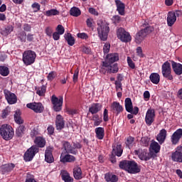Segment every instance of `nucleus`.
Instances as JSON below:
<instances>
[{"label": "nucleus", "instance_id": "obj_49", "mask_svg": "<svg viewBox=\"0 0 182 182\" xmlns=\"http://www.w3.org/2000/svg\"><path fill=\"white\" fill-rule=\"evenodd\" d=\"M13 31L14 27H12V26H9L2 31V34L5 36H7V35H9V33H11V32H12Z\"/></svg>", "mask_w": 182, "mask_h": 182}, {"label": "nucleus", "instance_id": "obj_14", "mask_svg": "<svg viewBox=\"0 0 182 182\" xmlns=\"http://www.w3.org/2000/svg\"><path fill=\"white\" fill-rule=\"evenodd\" d=\"M26 107L33 110L35 113H43V110H45V107L41 102H30L26 105Z\"/></svg>", "mask_w": 182, "mask_h": 182}, {"label": "nucleus", "instance_id": "obj_1", "mask_svg": "<svg viewBox=\"0 0 182 182\" xmlns=\"http://www.w3.org/2000/svg\"><path fill=\"white\" fill-rule=\"evenodd\" d=\"M97 31L98 37L102 42H106L110 32V27L109 26V22L106 20L100 19L97 21Z\"/></svg>", "mask_w": 182, "mask_h": 182}, {"label": "nucleus", "instance_id": "obj_56", "mask_svg": "<svg viewBox=\"0 0 182 182\" xmlns=\"http://www.w3.org/2000/svg\"><path fill=\"white\" fill-rule=\"evenodd\" d=\"M78 77H79V68H77L75 70V73H74V75H73V80L74 83H76V82H77Z\"/></svg>", "mask_w": 182, "mask_h": 182}, {"label": "nucleus", "instance_id": "obj_58", "mask_svg": "<svg viewBox=\"0 0 182 182\" xmlns=\"http://www.w3.org/2000/svg\"><path fill=\"white\" fill-rule=\"evenodd\" d=\"M45 32L47 36H49L50 38L52 36V33H53V28H52V27L48 26L45 29Z\"/></svg>", "mask_w": 182, "mask_h": 182}, {"label": "nucleus", "instance_id": "obj_8", "mask_svg": "<svg viewBox=\"0 0 182 182\" xmlns=\"http://www.w3.org/2000/svg\"><path fill=\"white\" fill-rule=\"evenodd\" d=\"M53 105V109L54 112H60L62 107L63 106V97L60 96L59 98L56 95H53L50 99Z\"/></svg>", "mask_w": 182, "mask_h": 182}, {"label": "nucleus", "instance_id": "obj_46", "mask_svg": "<svg viewBox=\"0 0 182 182\" xmlns=\"http://www.w3.org/2000/svg\"><path fill=\"white\" fill-rule=\"evenodd\" d=\"M133 143H134V137L132 136H128L125 142L127 147H129V149H130L131 147H133Z\"/></svg>", "mask_w": 182, "mask_h": 182}, {"label": "nucleus", "instance_id": "obj_7", "mask_svg": "<svg viewBox=\"0 0 182 182\" xmlns=\"http://www.w3.org/2000/svg\"><path fill=\"white\" fill-rule=\"evenodd\" d=\"M101 72L104 73H117L119 72V67L117 63L112 65L107 62H102Z\"/></svg>", "mask_w": 182, "mask_h": 182}, {"label": "nucleus", "instance_id": "obj_20", "mask_svg": "<svg viewBox=\"0 0 182 182\" xmlns=\"http://www.w3.org/2000/svg\"><path fill=\"white\" fill-rule=\"evenodd\" d=\"M102 109H103L102 103L94 102L90 106L88 112L91 113V114H97L99 112L102 111Z\"/></svg>", "mask_w": 182, "mask_h": 182}, {"label": "nucleus", "instance_id": "obj_42", "mask_svg": "<svg viewBox=\"0 0 182 182\" xmlns=\"http://www.w3.org/2000/svg\"><path fill=\"white\" fill-rule=\"evenodd\" d=\"M0 75L1 76H8L9 75V68L5 65L0 66Z\"/></svg>", "mask_w": 182, "mask_h": 182}, {"label": "nucleus", "instance_id": "obj_19", "mask_svg": "<svg viewBox=\"0 0 182 182\" xmlns=\"http://www.w3.org/2000/svg\"><path fill=\"white\" fill-rule=\"evenodd\" d=\"M60 161L61 163H75L76 161V157L75 156L70 155V154H63L62 153L60 156Z\"/></svg>", "mask_w": 182, "mask_h": 182}, {"label": "nucleus", "instance_id": "obj_35", "mask_svg": "<svg viewBox=\"0 0 182 182\" xmlns=\"http://www.w3.org/2000/svg\"><path fill=\"white\" fill-rule=\"evenodd\" d=\"M14 122H16V124L21 125L23 123V119L21 117V110L17 109L14 113Z\"/></svg>", "mask_w": 182, "mask_h": 182}, {"label": "nucleus", "instance_id": "obj_51", "mask_svg": "<svg viewBox=\"0 0 182 182\" xmlns=\"http://www.w3.org/2000/svg\"><path fill=\"white\" fill-rule=\"evenodd\" d=\"M127 60L128 66H129L131 69L136 68V64H134V62H133V60H132V58L127 57Z\"/></svg>", "mask_w": 182, "mask_h": 182}, {"label": "nucleus", "instance_id": "obj_26", "mask_svg": "<svg viewBox=\"0 0 182 182\" xmlns=\"http://www.w3.org/2000/svg\"><path fill=\"white\" fill-rule=\"evenodd\" d=\"M55 126L57 130H62L63 129H65V120L62 115L58 114L56 116Z\"/></svg>", "mask_w": 182, "mask_h": 182}, {"label": "nucleus", "instance_id": "obj_61", "mask_svg": "<svg viewBox=\"0 0 182 182\" xmlns=\"http://www.w3.org/2000/svg\"><path fill=\"white\" fill-rule=\"evenodd\" d=\"M136 54L139 58H144V54H143V49H141V47L136 48Z\"/></svg>", "mask_w": 182, "mask_h": 182}, {"label": "nucleus", "instance_id": "obj_4", "mask_svg": "<svg viewBox=\"0 0 182 182\" xmlns=\"http://www.w3.org/2000/svg\"><path fill=\"white\" fill-rule=\"evenodd\" d=\"M154 31V27L149 26L141 29L135 36V41L136 43H141L147 35H150Z\"/></svg>", "mask_w": 182, "mask_h": 182}, {"label": "nucleus", "instance_id": "obj_48", "mask_svg": "<svg viewBox=\"0 0 182 182\" xmlns=\"http://www.w3.org/2000/svg\"><path fill=\"white\" fill-rule=\"evenodd\" d=\"M25 182H38L35 179V176L31 173H27L26 176Z\"/></svg>", "mask_w": 182, "mask_h": 182}, {"label": "nucleus", "instance_id": "obj_10", "mask_svg": "<svg viewBox=\"0 0 182 182\" xmlns=\"http://www.w3.org/2000/svg\"><path fill=\"white\" fill-rule=\"evenodd\" d=\"M37 153H39V148L36 146H32L25 152L23 155V160L25 161H32Z\"/></svg>", "mask_w": 182, "mask_h": 182}, {"label": "nucleus", "instance_id": "obj_40", "mask_svg": "<svg viewBox=\"0 0 182 182\" xmlns=\"http://www.w3.org/2000/svg\"><path fill=\"white\" fill-rule=\"evenodd\" d=\"M105 181L107 182H117L119 178L117 176L113 175L112 173H106L105 176Z\"/></svg>", "mask_w": 182, "mask_h": 182}, {"label": "nucleus", "instance_id": "obj_33", "mask_svg": "<svg viewBox=\"0 0 182 182\" xmlns=\"http://www.w3.org/2000/svg\"><path fill=\"white\" fill-rule=\"evenodd\" d=\"M64 38L67 41L68 45H69V46H73V45H75V37H73L70 33H65Z\"/></svg>", "mask_w": 182, "mask_h": 182}, {"label": "nucleus", "instance_id": "obj_28", "mask_svg": "<svg viewBox=\"0 0 182 182\" xmlns=\"http://www.w3.org/2000/svg\"><path fill=\"white\" fill-rule=\"evenodd\" d=\"M115 4L117 6V12L119 14V15H122L123 16L124 15V9L126 8V6L120 0H115Z\"/></svg>", "mask_w": 182, "mask_h": 182}, {"label": "nucleus", "instance_id": "obj_37", "mask_svg": "<svg viewBox=\"0 0 182 182\" xmlns=\"http://www.w3.org/2000/svg\"><path fill=\"white\" fill-rule=\"evenodd\" d=\"M35 90L36 91V95L43 97L46 93V85H43L41 87H35Z\"/></svg>", "mask_w": 182, "mask_h": 182}, {"label": "nucleus", "instance_id": "obj_57", "mask_svg": "<svg viewBox=\"0 0 182 182\" xmlns=\"http://www.w3.org/2000/svg\"><path fill=\"white\" fill-rule=\"evenodd\" d=\"M103 120L104 122H109V110L107 109H104Z\"/></svg>", "mask_w": 182, "mask_h": 182}, {"label": "nucleus", "instance_id": "obj_16", "mask_svg": "<svg viewBox=\"0 0 182 182\" xmlns=\"http://www.w3.org/2000/svg\"><path fill=\"white\" fill-rule=\"evenodd\" d=\"M182 138V129L179 128L173 132L171 136V141L173 146H177L178 143H180V140Z\"/></svg>", "mask_w": 182, "mask_h": 182}, {"label": "nucleus", "instance_id": "obj_47", "mask_svg": "<svg viewBox=\"0 0 182 182\" xmlns=\"http://www.w3.org/2000/svg\"><path fill=\"white\" fill-rule=\"evenodd\" d=\"M141 144L144 147H149V145L150 144V138L147 136L142 137L141 139Z\"/></svg>", "mask_w": 182, "mask_h": 182}, {"label": "nucleus", "instance_id": "obj_64", "mask_svg": "<svg viewBox=\"0 0 182 182\" xmlns=\"http://www.w3.org/2000/svg\"><path fill=\"white\" fill-rule=\"evenodd\" d=\"M116 154H113V152H112V154L109 155V161H111V163H112L113 164H114V163H116Z\"/></svg>", "mask_w": 182, "mask_h": 182}, {"label": "nucleus", "instance_id": "obj_60", "mask_svg": "<svg viewBox=\"0 0 182 182\" xmlns=\"http://www.w3.org/2000/svg\"><path fill=\"white\" fill-rule=\"evenodd\" d=\"M104 53H109L110 52V43H106L103 47Z\"/></svg>", "mask_w": 182, "mask_h": 182}, {"label": "nucleus", "instance_id": "obj_5", "mask_svg": "<svg viewBox=\"0 0 182 182\" xmlns=\"http://www.w3.org/2000/svg\"><path fill=\"white\" fill-rule=\"evenodd\" d=\"M36 59V53L32 50H26L23 53V62L26 66L35 63Z\"/></svg>", "mask_w": 182, "mask_h": 182}, {"label": "nucleus", "instance_id": "obj_3", "mask_svg": "<svg viewBox=\"0 0 182 182\" xmlns=\"http://www.w3.org/2000/svg\"><path fill=\"white\" fill-rule=\"evenodd\" d=\"M15 134L14 132V128L9 124H3L0 127V135L4 140H11L13 139Z\"/></svg>", "mask_w": 182, "mask_h": 182}, {"label": "nucleus", "instance_id": "obj_59", "mask_svg": "<svg viewBox=\"0 0 182 182\" xmlns=\"http://www.w3.org/2000/svg\"><path fill=\"white\" fill-rule=\"evenodd\" d=\"M31 6L32 9H34V12L41 11V4L39 3H33Z\"/></svg>", "mask_w": 182, "mask_h": 182}, {"label": "nucleus", "instance_id": "obj_50", "mask_svg": "<svg viewBox=\"0 0 182 182\" xmlns=\"http://www.w3.org/2000/svg\"><path fill=\"white\" fill-rule=\"evenodd\" d=\"M57 75L58 74L55 71L50 72L47 76L48 80H50V81L53 80V79L56 77Z\"/></svg>", "mask_w": 182, "mask_h": 182}, {"label": "nucleus", "instance_id": "obj_34", "mask_svg": "<svg viewBox=\"0 0 182 182\" xmlns=\"http://www.w3.org/2000/svg\"><path fill=\"white\" fill-rule=\"evenodd\" d=\"M112 153L117 155V157H122V155L123 154V149H122V145L117 144L116 146H114Z\"/></svg>", "mask_w": 182, "mask_h": 182}, {"label": "nucleus", "instance_id": "obj_36", "mask_svg": "<svg viewBox=\"0 0 182 182\" xmlns=\"http://www.w3.org/2000/svg\"><path fill=\"white\" fill-rule=\"evenodd\" d=\"M61 178L65 182H73V178L70 177V175L67 172V171H61Z\"/></svg>", "mask_w": 182, "mask_h": 182}, {"label": "nucleus", "instance_id": "obj_21", "mask_svg": "<svg viewBox=\"0 0 182 182\" xmlns=\"http://www.w3.org/2000/svg\"><path fill=\"white\" fill-rule=\"evenodd\" d=\"M171 63L172 69L175 73L178 76L182 75V64L180 63H176L174 60H169Z\"/></svg>", "mask_w": 182, "mask_h": 182}, {"label": "nucleus", "instance_id": "obj_18", "mask_svg": "<svg viewBox=\"0 0 182 182\" xmlns=\"http://www.w3.org/2000/svg\"><path fill=\"white\" fill-rule=\"evenodd\" d=\"M53 146H47L45 151V161L50 164V163H53L55 161V159L53 158Z\"/></svg>", "mask_w": 182, "mask_h": 182}, {"label": "nucleus", "instance_id": "obj_62", "mask_svg": "<svg viewBox=\"0 0 182 182\" xmlns=\"http://www.w3.org/2000/svg\"><path fill=\"white\" fill-rule=\"evenodd\" d=\"M77 36L80 39H89V36L86 33H79L77 34Z\"/></svg>", "mask_w": 182, "mask_h": 182}, {"label": "nucleus", "instance_id": "obj_9", "mask_svg": "<svg viewBox=\"0 0 182 182\" xmlns=\"http://www.w3.org/2000/svg\"><path fill=\"white\" fill-rule=\"evenodd\" d=\"M117 36L121 42H125V43L132 41V36H130V33L122 27L117 30Z\"/></svg>", "mask_w": 182, "mask_h": 182}, {"label": "nucleus", "instance_id": "obj_24", "mask_svg": "<svg viewBox=\"0 0 182 182\" xmlns=\"http://www.w3.org/2000/svg\"><path fill=\"white\" fill-rule=\"evenodd\" d=\"M166 139H167V130L162 129L157 135L156 140L159 144H163L166 141Z\"/></svg>", "mask_w": 182, "mask_h": 182}, {"label": "nucleus", "instance_id": "obj_31", "mask_svg": "<svg viewBox=\"0 0 182 182\" xmlns=\"http://www.w3.org/2000/svg\"><path fill=\"white\" fill-rule=\"evenodd\" d=\"M26 132V127L23 124L19 125L16 129V136H17V137H23Z\"/></svg>", "mask_w": 182, "mask_h": 182}, {"label": "nucleus", "instance_id": "obj_63", "mask_svg": "<svg viewBox=\"0 0 182 182\" xmlns=\"http://www.w3.org/2000/svg\"><path fill=\"white\" fill-rule=\"evenodd\" d=\"M9 114V110L8 109V108H6L2 111V114H1L2 119H6Z\"/></svg>", "mask_w": 182, "mask_h": 182}, {"label": "nucleus", "instance_id": "obj_27", "mask_svg": "<svg viewBox=\"0 0 182 182\" xmlns=\"http://www.w3.org/2000/svg\"><path fill=\"white\" fill-rule=\"evenodd\" d=\"M176 21H177V17L176 16V14L173 11H169L168 13L167 16V25L168 26H173V23H176Z\"/></svg>", "mask_w": 182, "mask_h": 182}, {"label": "nucleus", "instance_id": "obj_43", "mask_svg": "<svg viewBox=\"0 0 182 182\" xmlns=\"http://www.w3.org/2000/svg\"><path fill=\"white\" fill-rule=\"evenodd\" d=\"M150 147L154 151V153H159L160 149H161V146H160V144H159L156 141L151 142Z\"/></svg>", "mask_w": 182, "mask_h": 182}, {"label": "nucleus", "instance_id": "obj_12", "mask_svg": "<svg viewBox=\"0 0 182 182\" xmlns=\"http://www.w3.org/2000/svg\"><path fill=\"white\" fill-rule=\"evenodd\" d=\"M156 119V111L154 109H149L145 116V123L146 126H151Z\"/></svg>", "mask_w": 182, "mask_h": 182}, {"label": "nucleus", "instance_id": "obj_29", "mask_svg": "<svg viewBox=\"0 0 182 182\" xmlns=\"http://www.w3.org/2000/svg\"><path fill=\"white\" fill-rule=\"evenodd\" d=\"M97 139L98 140H103L105 139V128L99 127L95 129Z\"/></svg>", "mask_w": 182, "mask_h": 182}, {"label": "nucleus", "instance_id": "obj_17", "mask_svg": "<svg viewBox=\"0 0 182 182\" xmlns=\"http://www.w3.org/2000/svg\"><path fill=\"white\" fill-rule=\"evenodd\" d=\"M62 146L68 154H73L74 156H76L77 154V150H75L73 146H72V144H70V142L68 141H63Z\"/></svg>", "mask_w": 182, "mask_h": 182}, {"label": "nucleus", "instance_id": "obj_15", "mask_svg": "<svg viewBox=\"0 0 182 182\" xmlns=\"http://www.w3.org/2000/svg\"><path fill=\"white\" fill-rule=\"evenodd\" d=\"M4 94L5 99L9 103V105H15V103L18 102V97H16V95H15V93L8 90H4Z\"/></svg>", "mask_w": 182, "mask_h": 182}, {"label": "nucleus", "instance_id": "obj_38", "mask_svg": "<svg viewBox=\"0 0 182 182\" xmlns=\"http://www.w3.org/2000/svg\"><path fill=\"white\" fill-rule=\"evenodd\" d=\"M15 168V164H8L1 166L2 173H11Z\"/></svg>", "mask_w": 182, "mask_h": 182}, {"label": "nucleus", "instance_id": "obj_25", "mask_svg": "<svg viewBox=\"0 0 182 182\" xmlns=\"http://www.w3.org/2000/svg\"><path fill=\"white\" fill-rule=\"evenodd\" d=\"M119 60V53H109L106 56V60L103 62H107L112 65V63H114V62H117Z\"/></svg>", "mask_w": 182, "mask_h": 182}, {"label": "nucleus", "instance_id": "obj_55", "mask_svg": "<svg viewBox=\"0 0 182 182\" xmlns=\"http://www.w3.org/2000/svg\"><path fill=\"white\" fill-rule=\"evenodd\" d=\"M26 39L27 42H33L35 41V35L28 33L26 36Z\"/></svg>", "mask_w": 182, "mask_h": 182}, {"label": "nucleus", "instance_id": "obj_39", "mask_svg": "<svg viewBox=\"0 0 182 182\" xmlns=\"http://www.w3.org/2000/svg\"><path fill=\"white\" fill-rule=\"evenodd\" d=\"M125 104V109L128 112H132L133 111V102H132V99L130 97H127L125 99L124 101Z\"/></svg>", "mask_w": 182, "mask_h": 182}, {"label": "nucleus", "instance_id": "obj_13", "mask_svg": "<svg viewBox=\"0 0 182 182\" xmlns=\"http://www.w3.org/2000/svg\"><path fill=\"white\" fill-rule=\"evenodd\" d=\"M171 159L175 163H182V146H178L172 152Z\"/></svg>", "mask_w": 182, "mask_h": 182}, {"label": "nucleus", "instance_id": "obj_6", "mask_svg": "<svg viewBox=\"0 0 182 182\" xmlns=\"http://www.w3.org/2000/svg\"><path fill=\"white\" fill-rule=\"evenodd\" d=\"M162 75L167 80L173 81L174 77L171 75V64L168 61H166L161 66Z\"/></svg>", "mask_w": 182, "mask_h": 182}, {"label": "nucleus", "instance_id": "obj_41", "mask_svg": "<svg viewBox=\"0 0 182 182\" xmlns=\"http://www.w3.org/2000/svg\"><path fill=\"white\" fill-rule=\"evenodd\" d=\"M70 14L72 16H80V14H82L80 11V9L77 7H73L71 8L70 11Z\"/></svg>", "mask_w": 182, "mask_h": 182}, {"label": "nucleus", "instance_id": "obj_53", "mask_svg": "<svg viewBox=\"0 0 182 182\" xmlns=\"http://www.w3.org/2000/svg\"><path fill=\"white\" fill-rule=\"evenodd\" d=\"M112 21L114 25H117V23H120L122 18L118 15L114 16L112 18Z\"/></svg>", "mask_w": 182, "mask_h": 182}, {"label": "nucleus", "instance_id": "obj_2", "mask_svg": "<svg viewBox=\"0 0 182 182\" xmlns=\"http://www.w3.org/2000/svg\"><path fill=\"white\" fill-rule=\"evenodd\" d=\"M119 168H122V170H125V171H127L129 174H137V173L141 171L140 166L133 160L122 161L119 162Z\"/></svg>", "mask_w": 182, "mask_h": 182}, {"label": "nucleus", "instance_id": "obj_30", "mask_svg": "<svg viewBox=\"0 0 182 182\" xmlns=\"http://www.w3.org/2000/svg\"><path fill=\"white\" fill-rule=\"evenodd\" d=\"M82 174V168H80L79 166H77L73 168V176L75 180H82V178H83Z\"/></svg>", "mask_w": 182, "mask_h": 182}, {"label": "nucleus", "instance_id": "obj_22", "mask_svg": "<svg viewBox=\"0 0 182 182\" xmlns=\"http://www.w3.org/2000/svg\"><path fill=\"white\" fill-rule=\"evenodd\" d=\"M112 112L117 116H119L120 113L123 112V106L120 105V102H113L111 105Z\"/></svg>", "mask_w": 182, "mask_h": 182}, {"label": "nucleus", "instance_id": "obj_45", "mask_svg": "<svg viewBox=\"0 0 182 182\" xmlns=\"http://www.w3.org/2000/svg\"><path fill=\"white\" fill-rule=\"evenodd\" d=\"M17 39L25 43V42H26V32L20 31L17 35Z\"/></svg>", "mask_w": 182, "mask_h": 182}, {"label": "nucleus", "instance_id": "obj_23", "mask_svg": "<svg viewBox=\"0 0 182 182\" xmlns=\"http://www.w3.org/2000/svg\"><path fill=\"white\" fill-rule=\"evenodd\" d=\"M34 144L38 149H43L46 146V139L43 136H36L34 139Z\"/></svg>", "mask_w": 182, "mask_h": 182}, {"label": "nucleus", "instance_id": "obj_32", "mask_svg": "<svg viewBox=\"0 0 182 182\" xmlns=\"http://www.w3.org/2000/svg\"><path fill=\"white\" fill-rule=\"evenodd\" d=\"M149 80L154 85H159L160 83V75L157 73H152L149 76Z\"/></svg>", "mask_w": 182, "mask_h": 182}, {"label": "nucleus", "instance_id": "obj_11", "mask_svg": "<svg viewBox=\"0 0 182 182\" xmlns=\"http://www.w3.org/2000/svg\"><path fill=\"white\" fill-rule=\"evenodd\" d=\"M37 153H39V148L36 146H32L25 152L23 155V160L25 161H32Z\"/></svg>", "mask_w": 182, "mask_h": 182}, {"label": "nucleus", "instance_id": "obj_44", "mask_svg": "<svg viewBox=\"0 0 182 182\" xmlns=\"http://www.w3.org/2000/svg\"><path fill=\"white\" fill-rule=\"evenodd\" d=\"M45 15L46 16H56V15H59V11L55 9H52L46 11Z\"/></svg>", "mask_w": 182, "mask_h": 182}, {"label": "nucleus", "instance_id": "obj_52", "mask_svg": "<svg viewBox=\"0 0 182 182\" xmlns=\"http://www.w3.org/2000/svg\"><path fill=\"white\" fill-rule=\"evenodd\" d=\"M55 31H57L58 33H60V35H63L65 33V27L59 24L55 28Z\"/></svg>", "mask_w": 182, "mask_h": 182}, {"label": "nucleus", "instance_id": "obj_54", "mask_svg": "<svg viewBox=\"0 0 182 182\" xmlns=\"http://www.w3.org/2000/svg\"><path fill=\"white\" fill-rule=\"evenodd\" d=\"M136 154L139 155V157L141 160L147 161V156H146V152H141L140 151H136Z\"/></svg>", "mask_w": 182, "mask_h": 182}]
</instances>
